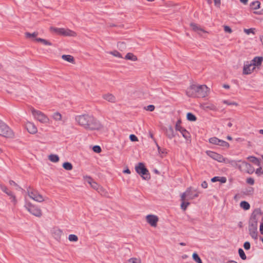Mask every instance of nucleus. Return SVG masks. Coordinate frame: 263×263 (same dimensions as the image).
I'll use <instances>...</instances> for the list:
<instances>
[{
	"label": "nucleus",
	"instance_id": "nucleus-53",
	"mask_svg": "<svg viewBox=\"0 0 263 263\" xmlns=\"http://www.w3.org/2000/svg\"><path fill=\"white\" fill-rule=\"evenodd\" d=\"M246 182L247 183L250 185H253L254 184V180L253 178L250 177L247 179Z\"/></svg>",
	"mask_w": 263,
	"mask_h": 263
},
{
	"label": "nucleus",
	"instance_id": "nucleus-32",
	"mask_svg": "<svg viewBox=\"0 0 263 263\" xmlns=\"http://www.w3.org/2000/svg\"><path fill=\"white\" fill-rule=\"evenodd\" d=\"M193 259L197 263H202L200 257L196 253H194L192 255Z\"/></svg>",
	"mask_w": 263,
	"mask_h": 263
},
{
	"label": "nucleus",
	"instance_id": "nucleus-21",
	"mask_svg": "<svg viewBox=\"0 0 263 263\" xmlns=\"http://www.w3.org/2000/svg\"><path fill=\"white\" fill-rule=\"evenodd\" d=\"M62 59L69 63H71L72 64L74 63V58L70 55H63L62 56Z\"/></svg>",
	"mask_w": 263,
	"mask_h": 263
},
{
	"label": "nucleus",
	"instance_id": "nucleus-42",
	"mask_svg": "<svg viewBox=\"0 0 263 263\" xmlns=\"http://www.w3.org/2000/svg\"><path fill=\"white\" fill-rule=\"evenodd\" d=\"M109 53L115 57H118L120 58H122V56L121 54L117 50L110 51L109 52Z\"/></svg>",
	"mask_w": 263,
	"mask_h": 263
},
{
	"label": "nucleus",
	"instance_id": "nucleus-59",
	"mask_svg": "<svg viewBox=\"0 0 263 263\" xmlns=\"http://www.w3.org/2000/svg\"><path fill=\"white\" fill-rule=\"evenodd\" d=\"M229 163H230L232 165L236 166L237 167H238V165L239 164H238L237 163V161H235V160L229 161Z\"/></svg>",
	"mask_w": 263,
	"mask_h": 263
},
{
	"label": "nucleus",
	"instance_id": "nucleus-64",
	"mask_svg": "<svg viewBox=\"0 0 263 263\" xmlns=\"http://www.w3.org/2000/svg\"><path fill=\"white\" fill-rule=\"evenodd\" d=\"M218 181H219V177L218 176L214 177L211 179V181L212 182H215Z\"/></svg>",
	"mask_w": 263,
	"mask_h": 263
},
{
	"label": "nucleus",
	"instance_id": "nucleus-27",
	"mask_svg": "<svg viewBox=\"0 0 263 263\" xmlns=\"http://www.w3.org/2000/svg\"><path fill=\"white\" fill-rule=\"evenodd\" d=\"M240 206L245 210H248L250 208V204L246 201H241L240 203Z\"/></svg>",
	"mask_w": 263,
	"mask_h": 263
},
{
	"label": "nucleus",
	"instance_id": "nucleus-29",
	"mask_svg": "<svg viewBox=\"0 0 263 263\" xmlns=\"http://www.w3.org/2000/svg\"><path fill=\"white\" fill-rule=\"evenodd\" d=\"M63 168L67 171H70L72 169L73 166L71 163L68 162H64L62 165Z\"/></svg>",
	"mask_w": 263,
	"mask_h": 263
},
{
	"label": "nucleus",
	"instance_id": "nucleus-50",
	"mask_svg": "<svg viewBox=\"0 0 263 263\" xmlns=\"http://www.w3.org/2000/svg\"><path fill=\"white\" fill-rule=\"evenodd\" d=\"M255 30L254 28H250V29H245L244 32L246 33L247 34H249L250 33H252L254 34V30Z\"/></svg>",
	"mask_w": 263,
	"mask_h": 263
},
{
	"label": "nucleus",
	"instance_id": "nucleus-40",
	"mask_svg": "<svg viewBox=\"0 0 263 263\" xmlns=\"http://www.w3.org/2000/svg\"><path fill=\"white\" fill-rule=\"evenodd\" d=\"M254 189L252 187H248L246 189V191L243 192L244 194L249 195H251L253 193Z\"/></svg>",
	"mask_w": 263,
	"mask_h": 263
},
{
	"label": "nucleus",
	"instance_id": "nucleus-46",
	"mask_svg": "<svg viewBox=\"0 0 263 263\" xmlns=\"http://www.w3.org/2000/svg\"><path fill=\"white\" fill-rule=\"evenodd\" d=\"M181 122V121L180 120H178L177 121V122L176 123V125H175V129L176 130L180 132V128H183L182 126H180Z\"/></svg>",
	"mask_w": 263,
	"mask_h": 263
},
{
	"label": "nucleus",
	"instance_id": "nucleus-38",
	"mask_svg": "<svg viewBox=\"0 0 263 263\" xmlns=\"http://www.w3.org/2000/svg\"><path fill=\"white\" fill-rule=\"evenodd\" d=\"M190 191L189 190H186L185 192L182 193L181 195V200L182 202L185 201V200L187 199V195H189V193Z\"/></svg>",
	"mask_w": 263,
	"mask_h": 263
},
{
	"label": "nucleus",
	"instance_id": "nucleus-16",
	"mask_svg": "<svg viewBox=\"0 0 263 263\" xmlns=\"http://www.w3.org/2000/svg\"><path fill=\"white\" fill-rule=\"evenodd\" d=\"M262 61V57H256L252 60L251 63H250L252 64V66L254 67L259 66L261 65Z\"/></svg>",
	"mask_w": 263,
	"mask_h": 263
},
{
	"label": "nucleus",
	"instance_id": "nucleus-58",
	"mask_svg": "<svg viewBox=\"0 0 263 263\" xmlns=\"http://www.w3.org/2000/svg\"><path fill=\"white\" fill-rule=\"evenodd\" d=\"M86 178L87 179L86 180H87V182L91 185V182H93V181H94L93 180V179L90 177H89V176H86Z\"/></svg>",
	"mask_w": 263,
	"mask_h": 263
},
{
	"label": "nucleus",
	"instance_id": "nucleus-43",
	"mask_svg": "<svg viewBox=\"0 0 263 263\" xmlns=\"http://www.w3.org/2000/svg\"><path fill=\"white\" fill-rule=\"evenodd\" d=\"M190 204V202H185V201H183L181 202V208L183 210V211H185L187 206Z\"/></svg>",
	"mask_w": 263,
	"mask_h": 263
},
{
	"label": "nucleus",
	"instance_id": "nucleus-57",
	"mask_svg": "<svg viewBox=\"0 0 263 263\" xmlns=\"http://www.w3.org/2000/svg\"><path fill=\"white\" fill-rule=\"evenodd\" d=\"M157 144V147L158 148V152L160 154H166V152H165V149H161V148L158 145V144Z\"/></svg>",
	"mask_w": 263,
	"mask_h": 263
},
{
	"label": "nucleus",
	"instance_id": "nucleus-9",
	"mask_svg": "<svg viewBox=\"0 0 263 263\" xmlns=\"http://www.w3.org/2000/svg\"><path fill=\"white\" fill-rule=\"evenodd\" d=\"M27 192L28 195L30 198L37 202H41L44 200L42 195H41L36 190H32V191H30L29 189H27Z\"/></svg>",
	"mask_w": 263,
	"mask_h": 263
},
{
	"label": "nucleus",
	"instance_id": "nucleus-55",
	"mask_svg": "<svg viewBox=\"0 0 263 263\" xmlns=\"http://www.w3.org/2000/svg\"><path fill=\"white\" fill-rule=\"evenodd\" d=\"M189 189H190V191H189V195H187V199H186V200H190V197L191 196H193V194L192 193V187H188L187 189V190H189Z\"/></svg>",
	"mask_w": 263,
	"mask_h": 263
},
{
	"label": "nucleus",
	"instance_id": "nucleus-41",
	"mask_svg": "<svg viewBox=\"0 0 263 263\" xmlns=\"http://www.w3.org/2000/svg\"><path fill=\"white\" fill-rule=\"evenodd\" d=\"M127 263H141V260L136 258H131L127 260Z\"/></svg>",
	"mask_w": 263,
	"mask_h": 263
},
{
	"label": "nucleus",
	"instance_id": "nucleus-12",
	"mask_svg": "<svg viewBox=\"0 0 263 263\" xmlns=\"http://www.w3.org/2000/svg\"><path fill=\"white\" fill-rule=\"evenodd\" d=\"M146 221L152 227H156L159 220L158 217L155 215H148L146 217Z\"/></svg>",
	"mask_w": 263,
	"mask_h": 263
},
{
	"label": "nucleus",
	"instance_id": "nucleus-28",
	"mask_svg": "<svg viewBox=\"0 0 263 263\" xmlns=\"http://www.w3.org/2000/svg\"><path fill=\"white\" fill-rule=\"evenodd\" d=\"M187 120L190 121H195L197 120L196 117L191 112H188L186 115Z\"/></svg>",
	"mask_w": 263,
	"mask_h": 263
},
{
	"label": "nucleus",
	"instance_id": "nucleus-63",
	"mask_svg": "<svg viewBox=\"0 0 263 263\" xmlns=\"http://www.w3.org/2000/svg\"><path fill=\"white\" fill-rule=\"evenodd\" d=\"M256 173L257 174H262L263 172L261 167L258 168L256 171Z\"/></svg>",
	"mask_w": 263,
	"mask_h": 263
},
{
	"label": "nucleus",
	"instance_id": "nucleus-56",
	"mask_svg": "<svg viewBox=\"0 0 263 263\" xmlns=\"http://www.w3.org/2000/svg\"><path fill=\"white\" fill-rule=\"evenodd\" d=\"M0 188L5 193L8 191L7 187L3 184H0Z\"/></svg>",
	"mask_w": 263,
	"mask_h": 263
},
{
	"label": "nucleus",
	"instance_id": "nucleus-36",
	"mask_svg": "<svg viewBox=\"0 0 263 263\" xmlns=\"http://www.w3.org/2000/svg\"><path fill=\"white\" fill-rule=\"evenodd\" d=\"M39 33L37 32H34L32 33L29 32H26L25 33V36L27 38H30V37H35L38 35Z\"/></svg>",
	"mask_w": 263,
	"mask_h": 263
},
{
	"label": "nucleus",
	"instance_id": "nucleus-61",
	"mask_svg": "<svg viewBox=\"0 0 263 263\" xmlns=\"http://www.w3.org/2000/svg\"><path fill=\"white\" fill-rule=\"evenodd\" d=\"M10 199H11V201L13 202V204L15 205L17 203V200L15 196L13 195L10 197Z\"/></svg>",
	"mask_w": 263,
	"mask_h": 263
},
{
	"label": "nucleus",
	"instance_id": "nucleus-25",
	"mask_svg": "<svg viewBox=\"0 0 263 263\" xmlns=\"http://www.w3.org/2000/svg\"><path fill=\"white\" fill-rule=\"evenodd\" d=\"M125 59L126 60H129L133 61H136L137 60V58L136 55H135L132 53H128L125 55Z\"/></svg>",
	"mask_w": 263,
	"mask_h": 263
},
{
	"label": "nucleus",
	"instance_id": "nucleus-17",
	"mask_svg": "<svg viewBox=\"0 0 263 263\" xmlns=\"http://www.w3.org/2000/svg\"><path fill=\"white\" fill-rule=\"evenodd\" d=\"M54 237L57 239H60L61 237L63 234V232L59 229H53L52 232Z\"/></svg>",
	"mask_w": 263,
	"mask_h": 263
},
{
	"label": "nucleus",
	"instance_id": "nucleus-39",
	"mask_svg": "<svg viewBox=\"0 0 263 263\" xmlns=\"http://www.w3.org/2000/svg\"><path fill=\"white\" fill-rule=\"evenodd\" d=\"M68 239L70 241L76 242L78 240V237L74 234H70L68 236Z\"/></svg>",
	"mask_w": 263,
	"mask_h": 263
},
{
	"label": "nucleus",
	"instance_id": "nucleus-14",
	"mask_svg": "<svg viewBox=\"0 0 263 263\" xmlns=\"http://www.w3.org/2000/svg\"><path fill=\"white\" fill-rule=\"evenodd\" d=\"M25 127L27 131L31 134H34L37 132L36 127L32 122H27L25 124Z\"/></svg>",
	"mask_w": 263,
	"mask_h": 263
},
{
	"label": "nucleus",
	"instance_id": "nucleus-49",
	"mask_svg": "<svg viewBox=\"0 0 263 263\" xmlns=\"http://www.w3.org/2000/svg\"><path fill=\"white\" fill-rule=\"evenodd\" d=\"M223 103L224 104H227L228 105H236L237 106L238 105V104L236 102H230L228 100H224L223 101Z\"/></svg>",
	"mask_w": 263,
	"mask_h": 263
},
{
	"label": "nucleus",
	"instance_id": "nucleus-18",
	"mask_svg": "<svg viewBox=\"0 0 263 263\" xmlns=\"http://www.w3.org/2000/svg\"><path fill=\"white\" fill-rule=\"evenodd\" d=\"M201 107L204 110L210 109L212 110H215L216 109V107L215 105L209 103H204L201 105Z\"/></svg>",
	"mask_w": 263,
	"mask_h": 263
},
{
	"label": "nucleus",
	"instance_id": "nucleus-19",
	"mask_svg": "<svg viewBox=\"0 0 263 263\" xmlns=\"http://www.w3.org/2000/svg\"><path fill=\"white\" fill-rule=\"evenodd\" d=\"M180 132L186 140H189L190 139L191 135L184 128H180Z\"/></svg>",
	"mask_w": 263,
	"mask_h": 263
},
{
	"label": "nucleus",
	"instance_id": "nucleus-22",
	"mask_svg": "<svg viewBox=\"0 0 263 263\" xmlns=\"http://www.w3.org/2000/svg\"><path fill=\"white\" fill-rule=\"evenodd\" d=\"M191 26L192 27V29L194 31L197 32L199 34H200V32H205L203 29L199 27L195 24L191 23Z\"/></svg>",
	"mask_w": 263,
	"mask_h": 263
},
{
	"label": "nucleus",
	"instance_id": "nucleus-34",
	"mask_svg": "<svg viewBox=\"0 0 263 263\" xmlns=\"http://www.w3.org/2000/svg\"><path fill=\"white\" fill-rule=\"evenodd\" d=\"M248 159H249L251 162L254 163L255 164L259 165V161L258 159L255 157L250 156L248 158Z\"/></svg>",
	"mask_w": 263,
	"mask_h": 263
},
{
	"label": "nucleus",
	"instance_id": "nucleus-23",
	"mask_svg": "<svg viewBox=\"0 0 263 263\" xmlns=\"http://www.w3.org/2000/svg\"><path fill=\"white\" fill-rule=\"evenodd\" d=\"M260 3L258 1L252 2L250 4V7L254 10L258 9L260 8Z\"/></svg>",
	"mask_w": 263,
	"mask_h": 263
},
{
	"label": "nucleus",
	"instance_id": "nucleus-52",
	"mask_svg": "<svg viewBox=\"0 0 263 263\" xmlns=\"http://www.w3.org/2000/svg\"><path fill=\"white\" fill-rule=\"evenodd\" d=\"M243 247L247 250H249L251 247L250 243L249 241H246L243 244Z\"/></svg>",
	"mask_w": 263,
	"mask_h": 263
},
{
	"label": "nucleus",
	"instance_id": "nucleus-54",
	"mask_svg": "<svg viewBox=\"0 0 263 263\" xmlns=\"http://www.w3.org/2000/svg\"><path fill=\"white\" fill-rule=\"evenodd\" d=\"M224 30L226 32H228L229 33H231L232 32V30L231 29V28L228 26H224Z\"/></svg>",
	"mask_w": 263,
	"mask_h": 263
},
{
	"label": "nucleus",
	"instance_id": "nucleus-1",
	"mask_svg": "<svg viewBox=\"0 0 263 263\" xmlns=\"http://www.w3.org/2000/svg\"><path fill=\"white\" fill-rule=\"evenodd\" d=\"M75 121L86 130H99L103 127L101 122L96 118L88 114L76 116Z\"/></svg>",
	"mask_w": 263,
	"mask_h": 263
},
{
	"label": "nucleus",
	"instance_id": "nucleus-7",
	"mask_svg": "<svg viewBox=\"0 0 263 263\" xmlns=\"http://www.w3.org/2000/svg\"><path fill=\"white\" fill-rule=\"evenodd\" d=\"M238 162L241 163L238 165V168L240 171L249 174H252L254 173V168L250 163L246 161H241V160H239Z\"/></svg>",
	"mask_w": 263,
	"mask_h": 263
},
{
	"label": "nucleus",
	"instance_id": "nucleus-45",
	"mask_svg": "<svg viewBox=\"0 0 263 263\" xmlns=\"http://www.w3.org/2000/svg\"><path fill=\"white\" fill-rule=\"evenodd\" d=\"M97 191L101 195H104V196H105L106 193V192L105 191V190L102 186H99V187L97 190Z\"/></svg>",
	"mask_w": 263,
	"mask_h": 263
},
{
	"label": "nucleus",
	"instance_id": "nucleus-30",
	"mask_svg": "<svg viewBox=\"0 0 263 263\" xmlns=\"http://www.w3.org/2000/svg\"><path fill=\"white\" fill-rule=\"evenodd\" d=\"M117 47L121 51H123L126 48V43L124 42H119L117 43Z\"/></svg>",
	"mask_w": 263,
	"mask_h": 263
},
{
	"label": "nucleus",
	"instance_id": "nucleus-35",
	"mask_svg": "<svg viewBox=\"0 0 263 263\" xmlns=\"http://www.w3.org/2000/svg\"><path fill=\"white\" fill-rule=\"evenodd\" d=\"M218 145L227 148H228L230 146V144L228 142L220 139H219Z\"/></svg>",
	"mask_w": 263,
	"mask_h": 263
},
{
	"label": "nucleus",
	"instance_id": "nucleus-15",
	"mask_svg": "<svg viewBox=\"0 0 263 263\" xmlns=\"http://www.w3.org/2000/svg\"><path fill=\"white\" fill-rule=\"evenodd\" d=\"M164 130L166 137L168 138L172 139L175 137V134L172 126L170 125L167 127H165L164 128Z\"/></svg>",
	"mask_w": 263,
	"mask_h": 263
},
{
	"label": "nucleus",
	"instance_id": "nucleus-8",
	"mask_svg": "<svg viewBox=\"0 0 263 263\" xmlns=\"http://www.w3.org/2000/svg\"><path fill=\"white\" fill-rule=\"evenodd\" d=\"M31 112L34 117L40 122L45 123L49 121L48 118L41 111L35 110L32 108H31Z\"/></svg>",
	"mask_w": 263,
	"mask_h": 263
},
{
	"label": "nucleus",
	"instance_id": "nucleus-13",
	"mask_svg": "<svg viewBox=\"0 0 263 263\" xmlns=\"http://www.w3.org/2000/svg\"><path fill=\"white\" fill-rule=\"evenodd\" d=\"M255 67L252 66V64L249 63V62H247L243 66L242 73L243 74H251Z\"/></svg>",
	"mask_w": 263,
	"mask_h": 263
},
{
	"label": "nucleus",
	"instance_id": "nucleus-44",
	"mask_svg": "<svg viewBox=\"0 0 263 263\" xmlns=\"http://www.w3.org/2000/svg\"><path fill=\"white\" fill-rule=\"evenodd\" d=\"M144 109L149 111H153L154 110L155 107L153 105H149L144 107Z\"/></svg>",
	"mask_w": 263,
	"mask_h": 263
},
{
	"label": "nucleus",
	"instance_id": "nucleus-26",
	"mask_svg": "<svg viewBox=\"0 0 263 263\" xmlns=\"http://www.w3.org/2000/svg\"><path fill=\"white\" fill-rule=\"evenodd\" d=\"M35 40L36 42L42 43L43 44H44L45 45H48V46L52 45V43L50 42H49V41L46 40L45 39H43L42 38H35Z\"/></svg>",
	"mask_w": 263,
	"mask_h": 263
},
{
	"label": "nucleus",
	"instance_id": "nucleus-24",
	"mask_svg": "<svg viewBox=\"0 0 263 263\" xmlns=\"http://www.w3.org/2000/svg\"><path fill=\"white\" fill-rule=\"evenodd\" d=\"M49 160L52 162H58L59 161V157L55 154H51L48 156Z\"/></svg>",
	"mask_w": 263,
	"mask_h": 263
},
{
	"label": "nucleus",
	"instance_id": "nucleus-60",
	"mask_svg": "<svg viewBox=\"0 0 263 263\" xmlns=\"http://www.w3.org/2000/svg\"><path fill=\"white\" fill-rule=\"evenodd\" d=\"M221 183H226L227 181V179L224 177H219V181Z\"/></svg>",
	"mask_w": 263,
	"mask_h": 263
},
{
	"label": "nucleus",
	"instance_id": "nucleus-20",
	"mask_svg": "<svg viewBox=\"0 0 263 263\" xmlns=\"http://www.w3.org/2000/svg\"><path fill=\"white\" fill-rule=\"evenodd\" d=\"M103 98L110 102H115L116 101V98L115 97L112 95V94L107 93L106 95H104L103 97Z\"/></svg>",
	"mask_w": 263,
	"mask_h": 263
},
{
	"label": "nucleus",
	"instance_id": "nucleus-47",
	"mask_svg": "<svg viewBox=\"0 0 263 263\" xmlns=\"http://www.w3.org/2000/svg\"><path fill=\"white\" fill-rule=\"evenodd\" d=\"M92 149L93 151V152L97 153H99L101 152V148L100 146L99 145H95L93 147H92Z\"/></svg>",
	"mask_w": 263,
	"mask_h": 263
},
{
	"label": "nucleus",
	"instance_id": "nucleus-2",
	"mask_svg": "<svg viewBox=\"0 0 263 263\" xmlns=\"http://www.w3.org/2000/svg\"><path fill=\"white\" fill-rule=\"evenodd\" d=\"M209 88L205 85H191L186 90V94L192 98H204L208 95Z\"/></svg>",
	"mask_w": 263,
	"mask_h": 263
},
{
	"label": "nucleus",
	"instance_id": "nucleus-4",
	"mask_svg": "<svg viewBox=\"0 0 263 263\" xmlns=\"http://www.w3.org/2000/svg\"><path fill=\"white\" fill-rule=\"evenodd\" d=\"M135 170L136 172L140 175L141 177L146 180H148L151 178V175L148 170L146 168L143 163L139 162L136 166Z\"/></svg>",
	"mask_w": 263,
	"mask_h": 263
},
{
	"label": "nucleus",
	"instance_id": "nucleus-33",
	"mask_svg": "<svg viewBox=\"0 0 263 263\" xmlns=\"http://www.w3.org/2000/svg\"><path fill=\"white\" fill-rule=\"evenodd\" d=\"M52 117L55 121H61L62 120V115L59 112L54 113Z\"/></svg>",
	"mask_w": 263,
	"mask_h": 263
},
{
	"label": "nucleus",
	"instance_id": "nucleus-48",
	"mask_svg": "<svg viewBox=\"0 0 263 263\" xmlns=\"http://www.w3.org/2000/svg\"><path fill=\"white\" fill-rule=\"evenodd\" d=\"M129 139L132 142H136L138 141V138L134 134L130 135Z\"/></svg>",
	"mask_w": 263,
	"mask_h": 263
},
{
	"label": "nucleus",
	"instance_id": "nucleus-31",
	"mask_svg": "<svg viewBox=\"0 0 263 263\" xmlns=\"http://www.w3.org/2000/svg\"><path fill=\"white\" fill-rule=\"evenodd\" d=\"M209 141L211 144L218 145L219 139L214 137L210 138Z\"/></svg>",
	"mask_w": 263,
	"mask_h": 263
},
{
	"label": "nucleus",
	"instance_id": "nucleus-10",
	"mask_svg": "<svg viewBox=\"0 0 263 263\" xmlns=\"http://www.w3.org/2000/svg\"><path fill=\"white\" fill-rule=\"evenodd\" d=\"M0 135L7 138H12L13 136L12 130L4 122L0 128Z\"/></svg>",
	"mask_w": 263,
	"mask_h": 263
},
{
	"label": "nucleus",
	"instance_id": "nucleus-3",
	"mask_svg": "<svg viewBox=\"0 0 263 263\" xmlns=\"http://www.w3.org/2000/svg\"><path fill=\"white\" fill-rule=\"evenodd\" d=\"M257 215H261V210L260 209H256L254 210L249 221L248 230L249 234L252 238L254 239H256L258 236Z\"/></svg>",
	"mask_w": 263,
	"mask_h": 263
},
{
	"label": "nucleus",
	"instance_id": "nucleus-11",
	"mask_svg": "<svg viewBox=\"0 0 263 263\" xmlns=\"http://www.w3.org/2000/svg\"><path fill=\"white\" fill-rule=\"evenodd\" d=\"M206 153L209 157L219 162L226 161V159L220 154L210 151H206Z\"/></svg>",
	"mask_w": 263,
	"mask_h": 263
},
{
	"label": "nucleus",
	"instance_id": "nucleus-37",
	"mask_svg": "<svg viewBox=\"0 0 263 263\" xmlns=\"http://www.w3.org/2000/svg\"><path fill=\"white\" fill-rule=\"evenodd\" d=\"M238 254H239V255L240 257L242 260L246 259V258H247L246 255V254L245 253V252L243 251V250L241 248H239L238 249Z\"/></svg>",
	"mask_w": 263,
	"mask_h": 263
},
{
	"label": "nucleus",
	"instance_id": "nucleus-62",
	"mask_svg": "<svg viewBox=\"0 0 263 263\" xmlns=\"http://www.w3.org/2000/svg\"><path fill=\"white\" fill-rule=\"evenodd\" d=\"M201 185L204 189H206L208 187V183L205 181H203Z\"/></svg>",
	"mask_w": 263,
	"mask_h": 263
},
{
	"label": "nucleus",
	"instance_id": "nucleus-6",
	"mask_svg": "<svg viewBox=\"0 0 263 263\" xmlns=\"http://www.w3.org/2000/svg\"><path fill=\"white\" fill-rule=\"evenodd\" d=\"M25 207L27 210L33 215L38 217L42 216V211L37 206L33 205L30 202H27L25 205Z\"/></svg>",
	"mask_w": 263,
	"mask_h": 263
},
{
	"label": "nucleus",
	"instance_id": "nucleus-51",
	"mask_svg": "<svg viewBox=\"0 0 263 263\" xmlns=\"http://www.w3.org/2000/svg\"><path fill=\"white\" fill-rule=\"evenodd\" d=\"M91 186L95 190H97L99 187L100 185L95 181H93V182H91Z\"/></svg>",
	"mask_w": 263,
	"mask_h": 263
},
{
	"label": "nucleus",
	"instance_id": "nucleus-5",
	"mask_svg": "<svg viewBox=\"0 0 263 263\" xmlns=\"http://www.w3.org/2000/svg\"><path fill=\"white\" fill-rule=\"evenodd\" d=\"M50 30L59 35L65 36H76L77 35V33L69 29L51 27Z\"/></svg>",
	"mask_w": 263,
	"mask_h": 263
}]
</instances>
